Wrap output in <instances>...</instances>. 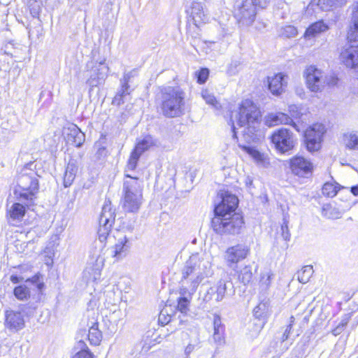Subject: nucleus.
<instances>
[{"label":"nucleus","mask_w":358,"mask_h":358,"mask_svg":"<svg viewBox=\"0 0 358 358\" xmlns=\"http://www.w3.org/2000/svg\"><path fill=\"white\" fill-rule=\"evenodd\" d=\"M220 201L215 206V216L211 221L213 230L218 234H237L241 232L244 222L243 217L234 213L238 198L227 191L219 193Z\"/></svg>","instance_id":"f257e3e1"},{"label":"nucleus","mask_w":358,"mask_h":358,"mask_svg":"<svg viewBox=\"0 0 358 358\" xmlns=\"http://www.w3.org/2000/svg\"><path fill=\"white\" fill-rule=\"evenodd\" d=\"M212 274L209 256L206 253L192 255L181 270L180 294L192 296L204 278Z\"/></svg>","instance_id":"f03ea898"},{"label":"nucleus","mask_w":358,"mask_h":358,"mask_svg":"<svg viewBox=\"0 0 358 358\" xmlns=\"http://www.w3.org/2000/svg\"><path fill=\"white\" fill-rule=\"evenodd\" d=\"M234 117V120H231L233 137L236 138V130L241 129V133L247 143L255 142L258 138L257 132L261 122V113L257 106L250 99L243 100Z\"/></svg>","instance_id":"7ed1b4c3"},{"label":"nucleus","mask_w":358,"mask_h":358,"mask_svg":"<svg viewBox=\"0 0 358 358\" xmlns=\"http://www.w3.org/2000/svg\"><path fill=\"white\" fill-rule=\"evenodd\" d=\"M185 93L180 87L168 86L161 90L160 110L166 117H177L184 114Z\"/></svg>","instance_id":"20e7f679"},{"label":"nucleus","mask_w":358,"mask_h":358,"mask_svg":"<svg viewBox=\"0 0 358 358\" xmlns=\"http://www.w3.org/2000/svg\"><path fill=\"white\" fill-rule=\"evenodd\" d=\"M122 206L127 213H136L143 203V182L138 178L125 174Z\"/></svg>","instance_id":"39448f33"},{"label":"nucleus","mask_w":358,"mask_h":358,"mask_svg":"<svg viewBox=\"0 0 358 358\" xmlns=\"http://www.w3.org/2000/svg\"><path fill=\"white\" fill-rule=\"evenodd\" d=\"M18 188L15 190V194L20 200L32 201L35 193L38 188V180L35 173L31 171L29 173H23L17 178Z\"/></svg>","instance_id":"423d86ee"},{"label":"nucleus","mask_w":358,"mask_h":358,"mask_svg":"<svg viewBox=\"0 0 358 358\" xmlns=\"http://www.w3.org/2000/svg\"><path fill=\"white\" fill-rule=\"evenodd\" d=\"M268 1L269 0H245L237 5L234 10V17L243 25H251L256 15L255 5L264 8Z\"/></svg>","instance_id":"0eeeda50"},{"label":"nucleus","mask_w":358,"mask_h":358,"mask_svg":"<svg viewBox=\"0 0 358 358\" xmlns=\"http://www.w3.org/2000/svg\"><path fill=\"white\" fill-rule=\"evenodd\" d=\"M115 218V209L111 202L106 200L99 217V227L97 231L101 242L106 240Z\"/></svg>","instance_id":"6e6552de"},{"label":"nucleus","mask_w":358,"mask_h":358,"mask_svg":"<svg viewBox=\"0 0 358 358\" xmlns=\"http://www.w3.org/2000/svg\"><path fill=\"white\" fill-rule=\"evenodd\" d=\"M270 139L275 149L282 154L292 150L296 144L293 133L287 129H277L271 136Z\"/></svg>","instance_id":"1a4fd4ad"},{"label":"nucleus","mask_w":358,"mask_h":358,"mask_svg":"<svg viewBox=\"0 0 358 358\" xmlns=\"http://www.w3.org/2000/svg\"><path fill=\"white\" fill-rule=\"evenodd\" d=\"M307 87L313 92H321L326 86L327 76L315 66L310 65L303 72Z\"/></svg>","instance_id":"9d476101"},{"label":"nucleus","mask_w":358,"mask_h":358,"mask_svg":"<svg viewBox=\"0 0 358 358\" xmlns=\"http://www.w3.org/2000/svg\"><path fill=\"white\" fill-rule=\"evenodd\" d=\"M325 127L322 124H314L305 131V141L308 150L313 152L319 150Z\"/></svg>","instance_id":"9b49d317"},{"label":"nucleus","mask_w":358,"mask_h":358,"mask_svg":"<svg viewBox=\"0 0 358 358\" xmlns=\"http://www.w3.org/2000/svg\"><path fill=\"white\" fill-rule=\"evenodd\" d=\"M116 236L117 242L109 249V253L115 261H118L127 256L130 248V243L129 238L124 231H118Z\"/></svg>","instance_id":"f8f14e48"},{"label":"nucleus","mask_w":358,"mask_h":358,"mask_svg":"<svg viewBox=\"0 0 358 358\" xmlns=\"http://www.w3.org/2000/svg\"><path fill=\"white\" fill-rule=\"evenodd\" d=\"M105 61L93 64L90 71V78L87 83L92 87L102 84L108 76L109 68L105 64Z\"/></svg>","instance_id":"ddd939ff"},{"label":"nucleus","mask_w":358,"mask_h":358,"mask_svg":"<svg viewBox=\"0 0 358 358\" xmlns=\"http://www.w3.org/2000/svg\"><path fill=\"white\" fill-rule=\"evenodd\" d=\"M155 142L152 138L150 136H145L141 141L138 142L136 145L134 150L131 153L129 159L126 171L134 170L136 167L137 162L141 155L152 145Z\"/></svg>","instance_id":"4468645a"},{"label":"nucleus","mask_w":358,"mask_h":358,"mask_svg":"<svg viewBox=\"0 0 358 358\" xmlns=\"http://www.w3.org/2000/svg\"><path fill=\"white\" fill-rule=\"evenodd\" d=\"M250 248L245 244H237L229 248L225 252V259L229 264H236L245 259L250 254Z\"/></svg>","instance_id":"2eb2a0df"},{"label":"nucleus","mask_w":358,"mask_h":358,"mask_svg":"<svg viewBox=\"0 0 358 358\" xmlns=\"http://www.w3.org/2000/svg\"><path fill=\"white\" fill-rule=\"evenodd\" d=\"M5 326L10 331H17L24 327V319L21 312L7 310L5 312Z\"/></svg>","instance_id":"dca6fc26"},{"label":"nucleus","mask_w":358,"mask_h":358,"mask_svg":"<svg viewBox=\"0 0 358 358\" xmlns=\"http://www.w3.org/2000/svg\"><path fill=\"white\" fill-rule=\"evenodd\" d=\"M350 17L348 27V39L358 41V2H354L350 7Z\"/></svg>","instance_id":"f3484780"},{"label":"nucleus","mask_w":358,"mask_h":358,"mask_svg":"<svg viewBox=\"0 0 358 358\" xmlns=\"http://www.w3.org/2000/svg\"><path fill=\"white\" fill-rule=\"evenodd\" d=\"M290 169L294 175L304 177L311 172L313 165L302 157H295L290 160Z\"/></svg>","instance_id":"a211bd4d"},{"label":"nucleus","mask_w":358,"mask_h":358,"mask_svg":"<svg viewBox=\"0 0 358 358\" xmlns=\"http://www.w3.org/2000/svg\"><path fill=\"white\" fill-rule=\"evenodd\" d=\"M190 10V17L196 27H199L201 24H205L208 21L209 17L207 10L201 2L194 1L192 3Z\"/></svg>","instance_id":"6ab92c4d"},{"label":"nucleus","mask_w":358,"mask_h":358,"mask_svg":"<svg viewBox=\"0 0 358 358\" xmlns=\"http://www.w3.org/2000/svg\"><path fill=\"white\" fill-rule=\"evenodd\" d=\"M287 76L282 73L268 77V88L273 95H280L284 91L287 83Z\"/></svg>","instance_id":"aec40b11"},{"label":"nucleus","mask_w":358,"mask_h":358,"mask_svg":"<svg viewBox=\"0 0 358 358\" xmlns=\"http://www.w3.org/2000/svg\"><path fill=\"white\" fill-rule=\"evenodd\" d=\"M64 134L66 135V141L76 147H80L85 142V134L76 124H71L64 129Z\"/></svg>","instance_id":"412c9836"},{"label":"nucleus","mask_w":358,"mask_h":358,"mask_svg":"<svg viewBox=\"0 0 358 358\" xmlns=\"http://www.w3.org/2000/svg\"><path fill=\"white\" fill-rule=\"evenodd\" d=\"M227 287V281L220 279L216 284L209 288L204 296V300L215 299L216 301H221L225 296Z\"/></svg>","instance_id":"4be33fe9"},{"label":"nucleus","mask_w":358,"mask_h":358,"mask_svg":"<svg viewBox=\"0 0 358 358\" xmlns=\"http://www.w3.org/2000/svg\"><path fill=\"white\" fill-rule=\"evenodd\" d=\"M341 61L348 67L353 68L358 65V45L345 48L340 55Z\"/></svg>","instance_id":"5701e85b"},{"label":"nucleus","mask_w":358,"mask_h":358,"mask_svg":"<svg viewBox=\"0 0 358 358\" xmlns=\"http://www.w3.org/2000/svg\"><path fill=\"white\" fill-rule=\"evenodd\" d=\"M133 76V71H130L124 74L123 78L120 80L121 90L113 98V104L120 106L124 102L126 97L129 95V86L128 83Z\"/></svg>","instance_id":"b1692460"},{"label":"nucleus","mask_w":358,"mask_h":358,"mask_svg":"<svg viewBox=\"0 0 358 358\" xmlns=\"http://www.w3.org/2000/svg\"><path fill=\"white\" fill-rule=\"evenodd\" d=\"M224 325L219 315H214L213 339L217 345L224 343Z\"/></svg>","instance_id":"393cba45"},{"label":"nucleus","mask_w":358,"mask_h":358,"mask_svg":"<svg viewBox=\"0 0 358 358\" xmlns=\"http://www.w3.org/2000/svg\"><path fill=\"white\" fill-rule=\"evenodd\" d=\"M292 120L286 114L282 113H271L266 117V124L268 127H273L280 124H289Z\"/></svg>","instance_id":"a878e982"},{"label":"nucleus","mask_w":358,"mask_h":358,"mask_svg":"<svg viewBox=\"0 0 358 358\" xmlns=\"http://www.w3.org/2000/svg\"><path fill=\"white\" fill-rule=\"evenodd\" d=\"M344 213L343 210L339 209L336 205L332 203L324 204L322 208V215L323 217L330 219L336 220L342 217Z\"/></svg>","instance_id":"bb28decb"},{"label":"nucleus","mask_w":358,"mask_h":358,"mask_svg":"<svg viewBox=\"0 0 358 358\" xmlns=\"http://www.w3.org/2000/svg\"><path fill=\"white\" fill-rule=\"evenodd\" d=\"M78 167L76 162L74 159H71L66 168V171L64 174V185L65 187H69L73 182Z\"/></svg>","instance_id":"cd10ccee"},{"label":"nucleus","mask_w":358,"mask_h":358,"mask_svg":"<svg viewBox=\"0 0 358 358\" xmlns=\"http://www.w3.org/2000/svg\"><path fill=\"white\" fill-rule=\"evenodd\" d=\"M329 27L323 21L315 22L306 29L304 37H313L317 34L327 31Z\"/></svg>","instance_id":"c85d7f7f"},{"label":"nucleus","mask_w":358,"mask_h":358,"mask_svg":"<svg viewBox=\"0 0 358 358\" xmlns=\"http://www.w3.org/2000/svg\"><path fill=\"white\" fill-rule=\"evenodd\" d=\"M273 276V273L268 268L265 269L261 273L259 289L262 292H266L269 289Z\"/></svg>","instance_id":"c756f323"},{"label":"nucleus","mask_w":358,"mask_h":358,"mask_svg":"<svg viewBox=\"0 0 358 358\" xmlns=\"http://www.w3.org/2000/svg\"><path fill=\"white\" fill-rule=\"evenodd\" d=\"M10 218L14 221H21L25 214V208L19 203H13L8 210Z\"/></svg>","instance_id":"7c9ffc66"},{"label":"nucleus","mask_w":358,"mask_h":358,"mask_svg":"<svg viewBox=\"0 0 358 358\" xmlns=\"http://www.w3.org/2000/svg\"><path fill=\"white\" fill-rule=\"evenodd\" d=\"M343 141L346 148L350 150H358V131L345 134Z\"/></svg>","instance_id":"2f4dec72"},{"label":"nucleus","mask_w":358,"mask_h":358,"mask_svg":"<svg viewBox=\"0 0 358 358\" xmlns=\"http://www.w3.org/2000/svg\"><path fill=\"white\" fill-rule=\"evenodd\" d=\"M102 334L98 329V324L94 323L89 329L88 339L91 344L97 345L101 341Z\"/></svg>","instance_id":"473e14b6"},{"label":"nucleus","mask_w":358,"mask_h":358,"mask_svg":"<svg viewBox=\"0 0 358 358\" xmlns=\"http://www.w3.org/2000/svg\"><path fill=\"white\" fill-rule=\"evenodd\" d=\"M313 268L312 266H305L297 273L298 280L305 284L308 282L313 274Z\"/></svg>","instance_id":"72a5a7b5"},{"label":"nucleus","mask_w":358,"mask_h":358,"mask_svg":"<svg viewBox=\"0 0 358 358\" xmlns=\"http://www.w3.org/2000/svg\"><path fill=\"white\" fill-rule=\"evenodd\" d=\"M76 349H79L72 358H94L93 355L88 350L85 342L80 341L77 343Z\"/></svg>","instance_id":"f704fd0d"},{"label":"nucleus","mask_w":358,"mask_h":358,"mask_svg":"<svg viewBox=\"0 0 358 358\" xmlns=\"http://www.w3.org/2000/svg\"><path fill=\"white\" fill-rule=\"evenodd\" d=\"M252 267L245 266L241 270L238 274V279L244 285H247L252 280Z\"/></svg>","instance_id":"c9c22d12"},{"label":"nucleus","mask_w":358,"mask_h":358,"mask_svg":"<svg viewBox=\"0 0 358 358\" xmlns=\"http://www.w3.org/2000/svg\"><path fill=\"white\" fill-rule=\"evenodd\" d=\"M13 294L20 301L27 300L30 296L29 289L24 285H19L15 287Z\"/></svg>","instance_id":"e433bc0d"},{"label":"nucleus","mask_w":358,"mask_h":358,"mask_svg":"<svg viewBox=\"0 0 358 358\" xmlns=\"http://www.w3.org/2000/svg\"><path fill=\"white\" fill-rule=\"evenodd\" d=\"M201 96L203 99V100L206 101V103L208 105H210L216 108L219 106V103L217 101L216 98L213 95V93H211L208 90H203L201 92Z\"/></svg>","instance_id":"4c0bfd02"},{"label":"nucleus","mask_w":358,"mask_h":358,"mask_svg":"<svg viewBox=\"0 0 358 358\" xmlns=\"http://www.w3.org/2000/svg\"><path fill=\"white\" fill-rule=\"evenodd\" d=\"M350 317H351L350 314L345 315L342 317L341 322L337 325V327L336 328H334L332 330V334L334 336H338V335L341 334L343 332V331L344 330L346 325L348 324Z\"/></svg>","instance_id":"58836bf2"},{"label":"nucleus","mask_w":358,"mask_h":358,"mask_svg":"<svg viewBox=\"0 0 358 358\" xmlns=\"http://www.w3.org/2000/svg\"><path fill=\"white\" fill-rule=\"evenodd\" d=\"M338 192V187L332 183L326 182L322 187V194L328 197H334Z\"/></svg>","instance_id":"ea45409f"},{"label":"nucleus","mask_w":358,"mask_h":358,"mask_svg":"<svg viewBox=\"0 0 358 358\" xmlns=\"http://www.w3.org/2000/svg\"><path fill=\"white\" fill-rule=\"evenodd\" d=\"M280 34L285 38H293L298 34V31L295 27L287 25L282 28Z\"/></svg>","instance_id":"a19ab883"},{"label":"nucleus","mask_w":358,"mask_h":358,"mask_svg":"<svg viewBox=\"0 0 358 358\" xmlns=\"http://www.w3.org/2000/svg\"><path fill=\"white\" fill-rule=\"evenodd\" d=\"M317 5L323 10H329L338 7L335 0H318Z\"/></svg>","instance_id":"79ce46f5"},{"label":"nucleus","mask_w":358,"mask_h":358,"mask_svg":"<svg viewBox=\"0 0 358 358\" xmlns=\"http://www.w3.org/2000/svg\"><path fill=\"white\" fill-rule=\"evenodd\" d=\"M289 221L286 217L283 218V222L281 225V234L285 241H288L290 239L291 234L288 227Z\"/></svg>","instance_id":"37998d69"},{"label":"nucleus","mask_w":358,"mask_h":358,"mask_svg":"<svg viewBox=\"0 0 358 358\" xmlns=\"http://www.w3.org/2000/svg\"><path fill=\"white\" fill-rule=\"evenodd\" d=\"M200 341L196 337L192 343H189L185 349V355L187 358H189V355L196 349L199 348Z\"/></svg>","instance_id":"c03bdc74"},{"label":"nucleus","mask_w":358,"mask_h":358,"mask_svg":"<svg viewBox=\"0 0 358 358\" xmlns=\"http://www.w3.org/2000/svg\"><path fill=\"white\" fill-rule=\"evenodd\" d=\"M188 296H182V297L178 299V309L182 313H185L188 310L189 300L187 299Z\"/></svg>","instance_id":"a18cd8bd"},{"label":"nucleus","mask_w":358,"mask_h":358,"mask_svg":"<svg viewBox=\"0 0 358 358\" xmlns=\"http://www.w3.org/2000/svg\"><path fill=\"white\" fill-rule=\"evenodd\" d=\"M209 75V71L208 69H201L199 72H197V82L200 84L204 83Z\"/></svg>","instance_id":"49530a36"},{"label":"nucleus","mask_w":358,"mask_h":358,"mask_svg":"<svg viewBox=\"0 0 358 358\" xmlns=\"http://www.w3.org/2000/svg\"><path fill=\"white\" fill-rule=\"evenodd\" d=\"M244 148L247 150L250 155H251L257 162H261L264 160V155L258 150L251 148L244 147Z\"/></svg>","instance_id":"de8ad7c7"},{"label":"nucleus","mask_w":358,"mask_h":358,"mask_svg":"<svg viewBox=\"0 0 358 358\" xmlns=\"http://www.w3.org/2000/svg\"><path fill=\"white\" fill-rule=\"evenodd\" d=\"M41 275H35L31 278H28L26 282H31L35 284L39 290H41L44 287V283L41 280Z\"/></svg>","instance_id":"09e8293b"},{"label":"nucleus","mask_w":358,"mask_h":358,"mask_svg":"<svg viewBox=\"0 0 358 358\" xmlns=\"http://www.w3.org/2000/svg\"><path fill=\"white\" fill-rule=\"evenodd\" d=\"M98 147L97 151H96V155L99 159H101L102 157H105L107 155V150L106 147L101 146L100 145H96Z\"/></svg>","instance_id":"8fccbe9b"},{"label":"nucleus","mask_w":358,"mask_h":358,"mask_svg":"<svg viewBox=\"0 0 358 358\" xmlns=\"http://www.w3.org/2000/svg\"><path fill=\"white\" fill-rule=\"evenodd\" d=\"M292 328V324H289V325L287 326L281 338L282 341H285L288 339Z\"/></svg>","instance_id":"3c124183"},{"label":"nucleus","mask_w":358,"mask_h":358,"mask_svg":"<svg viewBox=\"0 0 358 358\" xmlns=\"http://www.w3.org/2000/svg\"><path fill=\"white\" fill-rule=\"evenodd\" d=\"M265 307V305L264 304H259L258 306H257L255 308H254V310H253V313H254V315L257 317V318H259L262 317V313H260V310H262L263 308Z\"/></svg>","instance_id":"603ef678"},{"label":"nucleus","mask_w":358,"mask_h":358,"mask_svg":"<svg viewBox=\"0 0 358 358\" xmlns=\"http://www.w3.org/2000/svg\"><path fill=\"white\" fill-rule=\"evenodd\" d=\"M338 81L337 78H336L334 76H330L329 77L327 76V83L326 85H336Z\"/></svg>","instance_id":"864d4df0"},{"label":"nucleus","mask_w":358,"mask_h":358,"mask_svg":"<svg viewBox=\"0 0 358 358\" xmlns=\"http://www.w3.org/2000/svg\"><path fill=\"white\" fill-rule=\"evenodd\" d=\"M10 280L13 283L17 284L23 281L24 278L22 277H18L17 275H12L10 278Z\"/></svg>","instance_id":"5fc2aeb1"},{"label":"nucleus","mask_w":358,"mask_h":358,"mask_svg":"<svg viewBox=\"0 0 358 358\" xmlns=\"http://www.w3.org/2000/svg\"><path fill=\"white\" fill-rule=\"evenodd\" d=\"M245 182L248 187H250L252 185V179L250 177L248 176L245 179Z\"/></svg>","instance_id":"6e6d98bb"},{"label":"nucleus","mask_w":358,"mask_h":358,"mask_svg":"<svg viewBox=\"0 0 358 358\" xmlns=\"http://www.w3.org/2000/svg\"><path fill=\"white\" fill-rule=\"evenodd\" d=\"M351 192L355 195V196H358V187L357 186H354V187H351Z\"/></svg>","instance_id":"4d7b16f0"},{"label":"nucleus","mask_w":358,"mask_h":358,"mask_svg":"<svg viewBox=\"0 0 358 358\" xmlns=\"http://www.w3.org/2000/svg\"><path fill=\"white\" fill-rule=\"evenodd\" d=\"M338 6H341L346 3L348 0H335Z\"/></svg>","instance_id":"13d9d810"},{"label":"nucleus","mask_w":358,"mask_h":358,"mask_svg":"<svg viewBox=\"0 0 358 358\" xmlns=\"http://www.w3.org/2000/svg\"><path fill=\"white\" fill-rule=\"evenodd\" d=\"M338 6H341L346 3L348 0H335Z\"/></svg>","instance_id":"bf43d9fd"},{"label":"nucleus","mask_w":358,"mask_h":358,"mask_svg":"<svg viewBox=\"0 0 358 358\" xmlns=\"http://www.w3.org/2000/svg\"><path fill=\"white\" fill-rule=\"evenodd\" d=\"M162 317H164V315L162 314V313H161L160 315H159V322H161L162 323H164V324L168 323L169 321H167V322H165V321L163 322L162 321Z\"/></svg>","instance_id":"052dcab7"},{"label":"nucleus","mask_w":358,"mask_h":358,"mask_svg":"<svg viewBox=\"0 0 358 358\" xmlns=\"http://www.w3.org/2000/svg\"><path fill=\"white\" fill-rule=\"evenodd\" d=\"M290 321H289V324H294V317L293 316H291L290 318H289Z\"/></svg>","instance_id":"680f3d73"},{"label":"nucleus","mask_w":358,"mask_h":358,"mask_svg":"<svg viewBox=\"0 0 358 358\" xmlns=\"http://www.w3.org/2000/svg\"><path fill=\"white\" fill-rule=\"evenodd\" d=\"M357 322H358V320H357Z\"/></svg>","instance_id":"e2e57ef3"}]
</instances>
